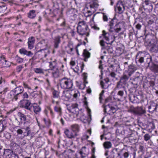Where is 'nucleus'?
Returning a JSON list of instances; mask_svg holds the SVG:
<instances>
[{"instance_id": "1", "label": "nucleus", "mask_w": 158, "mask_h": 158, "mask_svg": "<svg viewBox=\"0 0 158 158\" xmlns=\"http://www.w3.org/2000/svg\"><path fill=\"white\" fill-rule=\"evenodd\" d=\"M77 29L78 33L80 35H85L87 36L89 35L88 26L84 21H80L78 23Z\"/></svg>"}, {"instance_id": "2", "label": "nucleus", "mask_w": 158, "mask_h": 158, "mask_svg": "<svg viewBox=\"0 0 158 158\" xmlns=\"http://www.w3.org/2000/svg\"><path fill=\"white\" fill-rule=\"evenodd\" d=\"M61 87L64 89H70L72 88L73 86V80L70 78L64 77L60 81Z\"/></svg>"}, {"instance_id": "3", "label": "nucleus", "mask_w": 158, "mask_h": 158, "mask_svg": "<svg viewBox=\"0 0 158 158\" xmlns=\"http://www.w3.org/2000/svg\"><path fill=\"white\" fill-rule=\"evenodd\" d=\"M114 24V21L113 19H112L110 22L109 23V31L111 32H119L121 30L122 23H121L119 22L116 23L115 25Z\"/></svg>"}, {"instance_id": "4", "label": "nucleus", "mask_w": 158, "mask_h": 158, "mask_svg": "<svg viewBox=\"0 0 158 158\" xmlns=\"http://www.w3.org/2000/svg\"><path fill=\"white\" fill-rule=\"evenodd\" d=\"M144 45L150 48L152 52H156L158 50V40H145Z\"/></svg>"}, {"instance_id": "5", "label": "nucleus", "mask_w": 158, "mask_h": 158, "mask_svg": "<svg viewBox=\"0 0 158 158\" xmlns=\"http://www.w3.org/2000/svg\"><path fill=\"white\" fill-rule=\"evenodd\" d=\"M131 76L126 74L124 72L123 75L121 77L120 81L117 83V85L114 89H119L123 85L127 84L129 79Z\"/></svg>"}, {"instance_id": "6", "label": "nucleus", "mask_w": 158, "mask_h": 158, "mask_svg": "<svg viewBox=\"0 0 158 158\" xmlns=\"http://www.w3.org/2000/svg\"><path fill=\"white\" fill-rule=\"evenodd\" d=\"M25 130L24 131L22 129H19L16 131L17 135H23V136H21L19 138L20 139H22L24 137L27 136H31V139L32 137V136L31 135V131L30 128L29 127H27L25 128H23Z\"/></svg>"}, {"instance_id": "7", "label": "nucleus", "mask_w": 158, "mask_h": 158, "mask_svg": "<svg viewBox=\"0 0 158 158\" xmlns=\"http://www.w3.org/2000/svg\"><path fill=\"white\" fill-rule=\"evenodd\" d=\"M115 10L117 13L119 14L123 13L125 9V4L122 1H118L114 6Z\"/></svg>"}, {"instance_id": "8", "label": "nucleus", "mask_w": 158, "mask_h": 158, "mask_svg": "<svg viewBox=\"0 0 158 158\" xmlns=\"http://www.w3.org/2000/svg\"><path fill=\"white\" fill-rule=\"evenodd\" d=\"M33 104H31L30 101L28 100H24L21 101L20 106L30 111H31L32 107Z\"/></svg>"}, {"instance_id": "9", "label": "nucleus", "mask_w": 158, "mask_h": 158, "mask_svg": "<svg viewBox=\"0 0 158 158\" xmlns=\"http://www.w3.org/2000/svg\"><path fill=\"white\" fill-rule=\"evenodd\" d=\"M78 106V105L77 103L73 104L67 109L69 112L76 114L77 116H78L79 114V110Z\"/></svg>"}, {"instance_id": "10", "label": "nucleus", "mask_w": 158, "mask_h": 158, "mask_svg": "<svg viewBox=\"0 0 158 158\" xmlns=\"http://www.w3.org/2000/svg\"><path fill=\"white\" fill-rule=\"evenodd\" d=\"M131 112L136 114L141 115L145 113L142 107H137L131 109Z\"/></svg>"}, {"instance_id": "11", "label": "nucleus", "mask_w": 158, "mask_h": 158, "mask_svg": "<svg viewBox=\"0 0 158 158\" xmlns=\"http://www.w3.org/2000/svg\"><path fill=\"white\" fill-rule=\"evenodd\" d=\"M64 132L67 137L70 139L74 138L79 135L78 133L74 132L71 130L69 131L68 129H66Z\"/></svg>"}, {"instance_id": "12", "label": "nucleus", "mask_w": 158, "mask_h": 158, "mask_svg": "<svg viewBox=\"0 0 158 158\" xmlns=\"http://www.w3.org/2000/svg\"><path fill=\"white\" fill-rule=\"evenodd\" d=\"M137 69V67L133 64H130L128 66L127 70H125L124 72L125 73L131 76L133 74Z\"/></svg>"}, {"instance_id": "13", "label": "nucleus", "mask_w": 158, "mask_h": 158, "mask_svg": "<svg viewBox=\"0 0 158 158\" xmlns=\"http://www.w3.org/2000/svg\"><path fill=\"white\" fill-rule=\"evenodd\" d=\"M146 58V55L144 53L139 52L136 56V62L137 63V60L140 63H142L144 62V59Z\"/></svg>"}, {"instance_id": "14", "label": "nucleus", "mask_w": 158, "mask_h": 158, "mask_svg": "<svg viewBox=\"0 0 158 158\" xmlns=\"http://www.w3.org/2000/svg\"><path fill=\"white\" fill-rule=\"evenodd\" d=\"M143 7L149 11H152L153 8L152 2L149 0H145L143 2Z\"/></svg>"}, {"instance_id": "15", "label": "nucleus", "mask_w": 158, "mask_h": 158, "mask_svg": "<svg viewBox=\"0 0 158 158\" xmlns=\"http://www.w3.org/2000/svg\"><path fill=\"white\" fill-rule=\"evenodd\" d=\"M129 100L133 103H138L139 102V98L140 96L132 94H130L129 95Z\"/></svg>"}, {"instance_id": "16", "label": "nucleus", "mask_w": 158, "mask_h": 158, "mask_svg": "<svg viewBox=\"0 0 158 158\" xmlns=\"http://www.w3.org/2000/svg\"><path fill=\"white\" fill-rule=\"evenodd\" d=\"M158 105L156 103H155L153 101L150 102V105L148 106L149 111L152 113L154 111H156V108Z\"/></svg>"}, {"instance_id": "17", "label": "nucleus", "mask_w": 158, "mask_h": 158, "mask_svg": "<svg viewBox=\"0 0 158 158\" xmlns=\"http://www.w3.org/2000/svg\"><path fill=\"white\" fill-rule=\"evenodd\" d=\"M118 158H128L129 153L128 152H123V150H121L119 153H117Z\"/></svg>"}, {"instance_id": "18", "label": "nucleus", "mask_w": 158, "mask_h": 158, "mask_svg": "<svg viewBox=\"0 0 158 158\" xmlns=\"http://www.w3.org/2000/svg\"><path fill=\"white\" fill-rule=\"evenodd\" d=\"M104 111L106 113L111 110L112 113L114 114L116 111L115 108L114 107L110 106V105L109 104H108L106 106H105L104 107Z\"/></svg>"}, {"instance_id": "19", "label": "nucleus", "mask_w": 158, "mask_h": 158, "mask_svg": "<svg viewBox=\"0 0 158 158\" xmlns=\"http://www.w3.org/2000/svg\"><path fill=\"white\" fill-rule=\"evenodd\" d=\"M110 40H106V41H104V40H101L100 42V43L102 47H104L108 45H112L113 43L114 42V40H113L111 42H109Z\"/></svg>"}, {"instance_id": "20", "label": "nucleus", "mask_w": 158, "mask_h": 158, "mask_svg": "<svg viewBox=\"0 0 158 158\" xmlns=\"http://www.w3.org/2000/svg\"><path fill=\"white\" fill-rule=\"evenodd\" d=\"M124 47L123 46L121 47H118L116 48L115 51L116 55L119 56L122 54L124 52Z\"/></svg>"}, {"instance_id": "21", "label": "nucleus", "mask_w": 158, "mask_h": 158, "mask_svg": "<svg viewBox=\"0 0 158 158\" xmlns=\"http://www.w3.org/2000/svg\"><path fill=\"white\" fill-rule=\"evenodd\" d=\"M71 130L74 132L78 133L80 131V127L78 124H73L71 126Z\"/></svg>"}, {"instance_id": "22", "label": "nucleus", "mask_w": 158, "mask_h": 158, "mask_svg": "<svg viewBox=\"0 0 158 158\" xmlns=\"http://www.w3.org/2000/svg\"><path fill=\"white\" fill-rule=\"evenodd\" d=\"M109 81H108L106 80V79H105L104 80V81H101L100 82V85L102 88L103 89H106L109 86V85L108 84Z\"/></svg>"}, {"instance_id": "23", "label": "nucleus", "mask_w": 158, "mask_h": 158, "mask_svg": "<svg viewBox=\"0 0 158 158\" xmlns=\"http://www.w3.org/2000/svg\"><path fill=\"white\" fill-rule=\"evenodd\" d=\"M150 69L155 73H158V64L152 63V65L150 67Z\"/></svg>"}, {"instance_id": "24", "label": "nucleus", "mask_w": 158, "mask_h": 158, "mask_svg": "<svg viewBox=\"0 0 158 158\" xmlns=\"http://www.w3.org/2000/svg\"><path fill=\"white\" fill-rule=\"evenodd\" d=\"M34 112L36 114L40 112L41 110V108L37 104L35 103L33 104L32 106Z\"/></svg>"}, {"instance_id": "25", "label": "nucleus", "mask_w": 158, "mask_h": 158, "mask_svg": "<svg viewBox=\"0 0 158 158\" xmlns=\"http://www.w3.org/2000/svg\"><path fill=\"white\" fill-rule=\"evenodd\" d=\"M23 91V87L20 86L15 88L14 92L15 93L17 94H20V95Z\"/></svg>"}, {"instance_id": "26", "label": "nucleus", "mask_w": 158, "mask_h": 158, "mask_svg": "<svg viewBox=\"0 0 158 158\" xmlns=\"http://www.w3.org/2000/svg\"><path fill=\"white\" fill-rule=\"evenodd\" d=\"M35 11L34 10H31L29 11L27 14L28 17L31 19H34L36 16Z\"/></svg>"}, {"instance_id": "27", "label": "nucleus", "mask_w": 158, "mask_h": 158, "mask_svg": "<svg viewBox=\"0 0 158 158\" xmlns=\"http://www.w3.org/2000/svg\"><path fill=\"white\" fill-rule=\"evenodd\" d=\"M19 117H20V123L22 124V123H25L26 121V116L23 114L20 113L19 114Z\"/></svg>"}, {"instance_id": "28", "label": "nucleus", "mask_w": 158, "mask_h": 158, "mask_svg": "<svg viewBox=\"0 0 158 158\" xmlns=\"http://www.w3.org/2000/svg\"><path fill=\"white\" fill-rule=\"evenodd\" d=\"M35 40H28V48L29 49H32L34 47Z\"/></svg>"}, {"instance_id": "29", "label": "nucleus", "mask_w": 158, "mask_h": 158, "mask_svg": "<svg viewBox=\"0 0 158 158\" xmlns=\"http://www.w3.org/2000/svg\"><path fill=\"white\" fill-rule=\"evenodd\" d=\"M83 55L85 58H88L90 56V53L86 49L84 50Z\"/></svg>"}, {"instance_id": "30", "label": "nucleus", "mask_w": 158, "mask_h": 158, "mask_svg": "<svg viewBox=\"0 0 158 158\" xmlns=\"http://www.w3.org/2000/svg\"><path fill=\"white\" fill-rule=\"evenodd\" d=\"M103 146L105 148L108 149L111 147L112 144L111 142L106 141L104 143Z\"/></svg>"}, {"instance_id": "31", "label": "nucleus", "mask_w": 158, "mask_h": 158, "mask_svg": "<svg viewBox=\"0 0 158 158\" xmlns=\"http://www.w3.org/2000/svg\"><path fill=\"white\" fill-rule=\"evenodd\" d=\"M138 20L139 19L137 18L135 19L134 24H136L135 26L136 28L138 30H140L142 27V25L140 23H137Z\"/></svg>"}, {"instance_id": "32", "label": "nucleus", "mask_w": 158, "mask_h": 158, "mask_svg": "<svg viewBox=\"0 0 158 158\" xmlns=\"http://www.w3.org/2000/svg\"><path fill=\"white\" fill-rule=\"evenodd\" d=\"M56 63L55 61L51 62H49V67L51 70L56 69Z\"/></svg>"}, {"instance_id": "33", "label": "nucleus", "mask_w": 158, "mask_h": 158, "mask_svg": "<svg viewBox=\"0 0 158 158\" xmlns=\"http://www.w3.org/2000/svg\"><path fill=\"white\" fill-rule=\"evenodd\" d=\"M53 76L55 78L57 77L59 75V71L57 68H56V70L52 73Z\"/></svg>"}, {"instance_id": "34", "label": "nucleus", "mask_w": 158, "mask_h": 158, "mask_svg": "<svg viewBox=\"0 0 158 158\" xmlns=\"http://www.w3.org/2000/svg\"><path fill=\"white\" fill-rule=\"evenodd\" d=\"M148 57L147 58H146V59H147L146 62L148 64V67H150V63H152H152H153L152 62V57L149 55H148Z\"/></svg>"}, {"instance_id": "35", "label": "nucleus", "mask_w": 158, "mask_h": 158, "mask_svg": "<svg viewBox=\"0 0 158 158\" xmlns=\"http://www.w3.org/2000/svg\"><path fill=\"white\" fill-rule=\"evenodd\" d=\"M86 148L85 147H83L79 152L80 154L81 155V158H84L86 156V154L84 152L83 149Z\"/></svg>"}, {"instance_id": "36", "label": "nucleus", "mask_w": 158, "mask_h": 158, "mask_svg": "<svg viewBox=\"0 0 158 158\" xmlns=\"http://www.w3.org/2000/svg\"><path fill=\"white\" fill-rule=\"evenodd\" d=\"M109 34L106 33L104 30L102 31V36L103 37V38H104L105 40H109V38L108 37Z\"/></svg>"}, {"instance_id": "37", "label": "nucleus", "mask_w": 158, "mask_h": 158, "mask_svg": "<svg viewBox=\"0 0 158 158\" xmlns=\"http://www.w3.org/2000/svg\"><path fill=\"white\" fill-rule=\"evenodd\" d=\"M4 121H5V120H0V123H1L0 124V127L2 128L1 130H0V132H2L6 128V127L4 126L2 123Z\"/></svg>"}, {"instance_id": "38", "label": "nucleus", "mask_w": 158, "mask_h": 158, "mask_svg": "<svg viewBox=\"0 0 158 158\" xmlns=\"http://www.w3.org/2000/svg\"><path fill=\"white\" fill-rule=\"evenodd\" d=\"M52 94L54 98H58L59 97V93L57 91L53 90L52 92Z\"/></svg>"}, {"instance_id": "39", "label": "nucleus", "mask_w": 158, "mask_h": 158, "mask_svg": "<svg viewBox=\"0 0 158 158\" xmlns=\"http://www.w3.org/2000/svg\"><path fill=\"white\" fill-rule=\"evenodd\" d=\"M54 47L55 48H57L59 47V44L60 43V40H55L54 41Z\"/></svg>"}, {"instance_id": "40", "label": "nucleus", "mask_w": 158, "mask_h": 158, "mask_svg": "<svg viewBox=\"0 0 158 158\" xmlns=\"http://www.w3.org/2000/svg\"><path fill=\"white\" fill-rule=\"evenodd\" d=\"M109 76L111 77L112 78H115L116 76V71H110Z\"/></svg>"}, {"instance_id": "41", "label": "nucleus", "mask_w": 158, "mask_h": 158, "mask_svg": "<svg viewBox=\"0 0 158 158\" xmlns=\"http://www.w3.org/2000/svg\"><path fill=\"white\" fill-rule=\"evenodd\" d=\"M35 72L37 73H43L44 72L43 70L40 68H36L35 70Z\"/></svg>"}, {"instance_id": "42", "label": "nucleus", "mask_w": 158, "mask_h": 158, "mask_svg": "<svg viewBox=\"0 0 158 158\" xmlns=\"http://www.w3.org/2000/svg\"><path fill=\"white\" fill-rule=\"evenodd\" d=\"M54 109L56 111L59 112L60 113V115H61V109L60 107L55 106L54 107Z\"/></svg>"}, {"instance_id": "43", "label": "nucleus", "mask_w": 158, "mask_h": 158, "mask_svg": "<svg viewBox=\"0 0 158 158\" xmlns=\"http://www.w3.org/2000/svg\"><path fill=\"white\" fill-rule=\"evenodd\" d=\"M109 68L110 69V70L109 71V72H110V71H112V72L116 71V72H117V69H114L115 67H114V65L113 64H111Z\"/></svg>"}, {"instance_id": "44", "label": "nucleus", "mask_w": 158, "mask_h": 158, "mask_svg": "<svg viewBox=\"0 0 158 158\" xmlns=\"http://www.w3.org/2000/svg\"><path fill=\"white\" fill-rule=\"evenodd\" d=\"M124 94V91L123 90H119L117 93V95L121 98L123 97Z\"/></svg>"}, {"instance_id": "45", "label": "nucleus", "mask_w": 158, "mask_h": 158, "mask_svg": "<svg viewBox=\"0 0 158 158\" xmlns=\"http://www.w3.org/2000/svg\"><path fill=\"white\" fill-rule=\"evenodd\" d=\"M143 137L144 139L146 141L149 140L150 138V135L148 134H146Z\"/></svg>"}, {"instance_id": "46", "label": "nucleus", "mask_w": 158, "mask_h": 158, "mask_svg": "<svg viewBox=\"0 0 158 158\" xmlns=\"http://www.w3.org/2000/svg\"><path fill=\"white\" fill-rule=\"evenodd\" d=\"M24 55H26L28 56H31L33 55V53L30 51H27L26 50L25 51Z\"/></svg>"}, {"instance_id": "47", "label": "nucleus", "mask_w": 158, "mask_h": 158, "mask_svg": "<svg viewBox=\"0 0 158 158\" xmlns=\"http://www.w3.org/2000/svg\"><path fill=\"white\" fill-rule=\"evenodd\" d=\"M26 50L24 48H22L19 49V52L21 54L24 55Z\"/></svg>"}, {"instance_id": "48", "label": "nucleus", "mask_w": 158, "mask_h": 158, "mask_svg": "<svg viewBox=\"0 0 158 158\" xmlns=\"http://www.w3.org/2000/svg\"><path fill=\"white\" fill-rule=\"evenodd\" d=\"M6 9V7L4 6H0V12L3 13Z\"/></svg>"}, {"instance_id": "49", "label": "nucleus", "mask_w": 158, "mask_h": 158, "mask_svg": "<svg viewBox=\"0 0 158 158\" xmlns=\"http://www.w3.org/2000/svg\"><path fill=\"white\" fill-rule=\"evenodd\" d=\"M117 149H113L111 152V155H112V158H114L115 156L114 155L115 152H117Z\"/></svg>"}, {"instance_id": "50", "label": "nucleus", "mask_w": 158, "mask_h": 158, "mask_svg": "<svg viewBox=\"0 0 158 158\" xmlns=\"http://www.w3.org/2000/svg\"><path fill=\"white\" fill-rule=\"evenodd\" d=\"M15 94L14 95L13 99L15 100V101H17L18 99L19 98L20 96V94H18L16 93H15Z\"/></svg>"}, {"instance_id": "51", "label": "nucleus", "mask_w": 158, "mask_h": 158, "mask_svg": "<svg viewBox=\"0 0 158 158\" xmlns=\"http://www.w3.org/2000/svg\"><path fill=\"white\" fill-rule=\"evenodd\" d=\"M103 19L104 21H108V17L106 14L104 13H103Z\"/></svg>"}, {"instance_id": "52", "label": "nucleus", "mask_w": 158, "mask_h": 158, "mask_svg": "<svg viewBox=\"0 0 158 158\" xmlns=\"http://www.w3.org/2000/svg\"><path fill=\"white\" fill-rule=\"evenodd\" d=\"M16 60L17 62L19 63H21L23 61V58L18 57H17Z\"/></svg>"}, {"instance_id": "53", "label": "nucleus", "mask_w": 158, "mask_h": 158, "mask_svg": "<svg viewBox=\"0 0 158 158\" xmlns=\"http://www.w3.org/2000/svg\"><path fill=\"white\" fill-rule=\"evenodd\" d=\"M23 66L22 65H20L17 66V69L18 70V72H20L21 71L22 69L23 68Z\"/></svg>"}, {"instance_id": "54", "label": "nucleus", "mask_w": 158, "mask_h": 158, "mask_svg": "<svg viewBox=\"0 0 158 158\" xmlns=\"http://www.w3.org/2000/svg\"><path fill=\"white\" fill-rule=\"evenodd\" d=\"M104 92V90H102V92L100 94L99 99H100V102H101V100L102 99V97L103 96Z\"/></svg>"}, {"instance_id": "55", "label": "nucleus", "mask_w": 158, "mask_h": 158, "mask_svg": "<svg viewBox=\"0 0 158 158\" xmlns=\"http://www.w3.org/2000/svg\"><path fill=\"white\" fill-rule=\"evenodd\" d=\"M11 156V158H19L18 155L16 154H13Z\"/></svg>"}, {"instance_id": "56", "label": "nucleus", "mask_w": 158, "mask_h": 158, "mask_svg": "<svg viewBox=\"0 0 158 158\" xmlns=\"http://www.w3.org/2000/svg\"><path fill=\"white\" fill-rule=\"evenodd\" d=\"M149 84L150 86L153 87L155 85V82L153 81H151L149 82Z\"/></svg>"}, {"instance_id": "57", "label": "nucleus", "mask_w": 158, "mask_h": 158, "mask_svg": "<svg viewBox=\"0 0 158 158\" xmlns=\"http://www.w3.org/2000/svg\"><path fill=\"white\" fill-rule=\"evenodd\" d=\"M6 136H7L6 137V138L7 139H10L11 137V135L9 133H6L5 135Z\"/></svg>"}, {"instance_id": "58", "label": "nucleus", "mask_w": 158, "mask_h": 158, "mask_svg": "<svg viewBox=\"0 0 158 158\" xmlns=\"http://www.w3.org/2000/svg\"><path fill=\"white\" fill-rule=\"evenodd\" d=\"M5 64L6 65V66H5V67H9L10 66V65L9 64L10 62L9 61H8L6 60H5Z\"/></svg>"}, {"instance_id": "59", "label": "nucleus", "mask_w": 158, "mask_h": 158, "mask_svg": "<svg viewBox=\"0 0 158 158\" xmlns=\"http://www.w3.org/2000/svg\"><path fill=\"white\" fill-rule=\"evenodd\" d=\"M23 97L24 98H28V96L27 93H25L23 94Z\"/></svg>"}, {"instance_id": "60", "label": "nucleus", "mask_w": 158, "mask_h": 158, "mask_svg": "<svg viewBox=\"0 0 158 158\" xmlns=\"http://www.w3.org/2000/svg\"><path fill=\"white\" fill-rule=\"evenodd\" d=\"M79 93V91H75V93L73 95V97L76 98L78 96V93Z\"/></svg>"}, {"instance_id": "61", "label": "nucleus", "mask_w": 158, "mask_h": 158, "mask_svg": "<svg viewBox=\"0 0 158 158\" xmlns=\"http://www.w3.org/2000/svg\"><path fill=\"white\" fill-rule=\"evenodd\" d=\"M81 45V44H78L77 46V47H76V52H77V54L78 55H79V52H78V49H77V47H78V46H79L80 45Z\"/></svg>"}, {"instance_id": "62", "label": "nucleus", "mask_w": 158, "mask_h": 158, "mask_svg": "<svg viewBox=\"0 0 158 158\" xmlns=\"http://www.w3.org/2000/svg\"><path fill=\"white\" fill-rule=\"evenodd\" d=\"M144 147L142 145H140L139 147V149L141 152H143V151Z\"/></svg>"}, {"instance_id": "63", "label": "nucleus", "mask_w": 158, "mask_h": 158, "mask_svg": "<svg viewBox=\"0 0 158 158\" xmlns=\"http://www.w3.org/2000/svg\"><path fill=\"white\" fill-rule=\"evenodd\" d=\"M44 121L47 125H48L49 124V122L48 121H47L45 118H44Z\"/></svg>"}, {"instance_id": "64", "label": "nucleus", "mask_w": 158, "mask_h": 158, "mask_svg": "<svg viewBox=\"0 0 158 158\" xmlns=\"http://www.w3.org/2000/svg\"><path fill=\"white\" fill-rule=\"evenodd\" d=\"M87 92L89 94H90L91 93V90L90 88H89L87 90Z\"/></svg>"}]
</instances>
